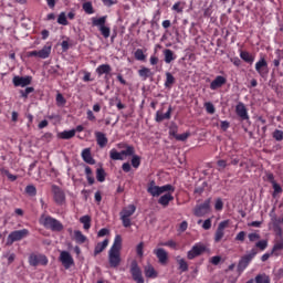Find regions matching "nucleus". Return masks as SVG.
Masks as SVG:
<instances>
[{
    "label": "nucleus",
    "instance_id": "nucleus-56",
    "mask_svg": "<svg viewBox=\"0 0 283 283\" xmlns=\"http://www.w3.org/2000/svg\"><path fill=\"white\" fill-rule=\"evenodd\" d=\"M176 140L185 142L187 138H189V133H184L181 135H175Z\"/></svg>",
    "mask_w": 283,
    "mask_h": 283
},
{
    "label": "nucleus",
    "instance_id": "nucleus-45",
    "mask_svg": "<svg viewBox=\"0 0 283 283\" xmlns=\"http://www.w3.org/2000/svg\"><path fill=\"white\" fill-rule=\"evenodd\" d=\"M274 140H277V143H281L283 140V132L280 129H275L272 134Z\"/></svg>",
    "mask_w": 283,
    "mask_h": 283
},
{
    "label": "nucleus",
    "instance_id": "nucleus-52",
    "mask_svg": "<svg viewBox=\"0 0 283 283\" xmlns=\"http://www.w3.org/2000/svg\"><path fill=\"white\" fill-rule=\"evenodd\" d=\"M217 165H218V170L219 171H222V170H224V169H227V160H224V159H220V160H218L217 161Z\"/></svg>",
    "mask_w": 283,
    "mask_h": 283
},
{
    "label": "nucleus",
    "instance_id": "nucleus-53",
    "mask_svg": "<svg viewBox=\"0 0 283 283\" xmlns=\"http://www.w3.org/2000/svg\"><path fill=\"white\" fill-rule=\"evenodd\" d=\"M120 220L123 222V227L125 228L132 227V220L129 219V217L120 216Z\"/></svg>",
    "mask_w": 283,
    "mask_h": 283
},
{
    "label": "nucleus",
    "instance_id": "nucleus-54",
    "mask_svg": "<svg viewBox=\"0 0 283 283\" xmlns=\"http://www.w3.org/2000/svg\"><path fill=\"white\" fill-rule=\"evenodd\" d=\"M143 249H145V243L144 242L138 243L136 251L139 258H143L144 255Z\"/></svg>",
    "mask_w": 283,
    "mask_h": 283
},
{
    "label": "nucleus",
    "instance_id": "nucleus-43",
    "mask_svg": "<svg viewBox=\"0 0 283 283\" xmlns=\"http://www.w3.org/2000/svg\"><path fill=\"white\" fill-rule=\"evenodd\" d=\"M57 23L60 25H67L69 22H67V17L65 15V12H61L59 18H57Z\"/></svg>",
    "mask_w": 283,
    "mask_h": 283
},
{
    "label": "nucleus",
    "instance_id": "nucleus-40",
    "mask_svg": "<svg viewBox=\"0 0 283 283\" xmlns=\"http://www.w3.org/2000/svg\"><path fill=\"white\" fill-rule=\"evenodd\" d=\"M123 156H135L136 155V148L134 146H126L125 150H122Z\"/></svg>",
    "mask_w": 283,
    "mask_h": 283
},
{
    "label": "nucleus",
    "instance_id": "nucleus-39",
    "mask_svg": "<svg viewBox=\"0 0 283 283\" xmlns=\"http://www.w3.org/2000/svg\"><path fill=\"white\" fill-rule=\"evenodd\" d=\"M82 8L86 14H94V7L92 6V2L83 3Z\"/></svg>",
    "mask_w": 283,
    "mask_h": 283
},
{
    "label": "nucleus",
    "instance_id": "nucleus-23",
    "mask_svg": "<svg viewBox=\"0 0 283 283\" xmlns=\"http://www.w3.org/2000/svg\"><path fill=\"white\" fill-rule=\"evenodd\" d=\"M136 213V206L129 205L127 208H124L119 216L124 218H132Z\"/></svg>",
    "mask_w": 283,
    "mask_h": 283
},
{
    "label": "nucleus",
    "instance_id": "nucleus-21",
    "mask_svg": "<svg viewBox=\"0 0 283 283\" xmlns=\"http://www.w3.org/2000/svg\"><path fill=\"white\" fill-rule=\"evenodd\" d=\"M109 244V240L105 239L103 242H99L95 245L94 249V256L99 255V253H103L104 249H107V245Z\"/></svg>",
    "mask_w": 283,
    "mask_h": 283
},
{
    "label": "nucleus",
    "instance_id": "nucleus-32",
    "mask_svg": "<svg viewBox=\"0 0 283 283\" xmlns=\"http://www.w3.org/2000/svg\"><path fill=\"white\" fill-rule=\"evenodd\" d=\"M109 72H112V66L109 64H102L96 69L98 76H103V74H109Z\"/></svg>",
    "mask_w": 283,
    "mask_h": 283
},
{
    "label": "nucleus",
    "instance_id": "nucleus-48",
    "mask_svg": "<svg viewBox=\"0 0 283 283\" xmlns=\"http://www.w3.org/2000/svg\"><path fill=\"white\" fill-rule=\"evenodd\" d=\"M256 249H260V251H264L266 247H269V241L266 240H261L255 243Z\"/></svg>",
    "mask_w": 283,
    "mask_h": 283
},
{
    "label": "nucleus",
    "instance_id": "nucleus-8",
    "mask_svg": "<svg viewBox=\"0 0 283 283\" xmlns=\"http://www.w3.org/2000/svg\"><path fill=\"white\" fill-rule=\"evenodd\" d=\"M255 70L262 78H266V76H269V63L264 57L256 62Z\"/></svg>",
    "mask_w": 283,
    "mask_h": 283
},
{
    "label": "nucleus",
    "instance_id": "nucleus-31",
    "mask_svg": "<svg viewBox=\"0 0 283 283\" xmlns=\"http://www.w3.org/2000/svg\"><path fill=\"white\" fill-rule=\"evenodd\" d=\"M240 56L242 61L249 63L250 65H253V61H255V57L247 51H241Z\"/></svg>",
    "mask_w": 283,
    "mask_h": 283
},
{
    "label": "nucleus",
    "instance_id": "nucleus-46",
    "mask_svg": "<svg viewBox=\"0 0 283 283\" xmlns=\"http://www.w3.org/2000/svg\"><path fill=\"white\" fill-rule=\"evenodd\" d=\"M132 166L135 168V169H138L140 167V157L138 155H133V158H132Z\"/></svg>",
    "mask_w": 283,
    "mask_h": 283
},
{
    "label": "nucleus",
    "instance_id": "nucleus-55",
    "mask_svg": "<svg viewBox=\"0 0 283 283\" xmlns=\"http://www.w3.org/2000/svg\"><path fill=\"white\" fill-rule=\"evenodd\" d=\"M274 230L276 235L279 237V240L283 238V230L277 223L274 222Z\"/></svg>",
    "mask_w": 283,
    "mask_h": 283
},
{
    "label": "nucleus",
    "instance_id": "nucleus-1",
    "mask_svg": "<svg viewBox=\"0 0 283 283\" xmlns=\"http://www.w3.org/2000/svg\"><path fill=\"white\" fill-rule=\"evenodd\" d=\"M120 249H123V238L120 234H117L108 251V262L112 269H118V266H120Z\"/></svg>",
    "mask_w": 283,
    "mask_h": 283
},
{
    "label": "nucleus",
    "instance_id": "nucleus-64",
    "mask_svg": "<svg viewBox=\"0 0 283 283\" xmlns=\"http://www.w3.org/2000/svg\"><path fill=\"white\" fill-rule=\"evenodd\" d=\"M229 127H230V124H229L228 120L221 122V129H222V132H227V129H229Z\"/></svg>",
    "mask_w": 283,
    "mask_h": 283
},
{
    "label": "nucleus",
    "instance_id": "nucleus-38",
    "mask_svg": "<svg viewBox=\"0 0 283 283\" xmlns=\"http://www.w3.org/2000/svg\"><path fill=\"white\" fill-rule=\"evenodd\" d=\"M105 169L103 168H97L96 170V179L98 182H105Z\"/></svg>",
    "mask_w": 283,
    "mask_h": 283
},
{
    "label": "nucleus",
    "instance_id": "nucleus-9",
    "mask_svg": "<svg viewBox=\"0 0 283 283\" xmlns=\"http://www.w3.org/2000/svg\"><path fill=\"white\" fill-rule=\"evenodd\" d=\"M60 262L63 264L64 269H72L74 266V258L67 251H62L60 254Z\"/></svg>",
    "mask_w": 283,
    "mask_h": 283
},
{
    "label": "nucleus",
    "instance_id": "nucleus-42",
    "mask_svg": "<svg viewBox=\"0 0 283 283\" xmlns=\"http://www.w3.org/2000/svg\"><path fill=\"white\" fill-rule=\"evenodd\" d=\"M25 193H28V196H31V197L36 196V187H34V185L27 186Z\"/></svg>",
    "mask_w": 283,
    "mask_h": 283
},
{
    "label": "nucleus",
    "instance_id": "nucleus-36",
    "mask_svg": "<svg viewBox=\"0 0 283 283\" xmlns=\"http://www.w3.org/2000/svg\"><path fill=\"white\" fill-rule=\"evenodd\" d=\"M177 263L181 273H187V271H189V264L187 263V261H185V259H180V256H177Z\"/></svg>",
    "mask_w": 283,
    "mask_h": 283
},
{
    "label": "nucleus",
    "instance_id": "nucleus-14",
    "mask_svg": "<svg viewBox=\"0 0 283 283\" xmlns=\"http://www.w3.org/2000/svg\"><path fill=\"white\" fill-rule=\"evenodd\" d=\"M235 114L241 120H249V112L247 111V106H244V103L239 102L237 104Z\"/></svg>",
    "mask_w": 283,
    "mask_h": 283
},
{
    "label": "nucleus",
    "instance_id": "nucleus-51",
    "mask_svg": "<svg viewBox=\"0 0 283 283\" xmlns=\"http://www.w3.org/2000/svg\"><path fill=\"white\" fill-rule=\"evenodd\" d=\"M159 247H170V249H176L177 243L174 240H169L167 242L159 243Z\"/></svg>",
    "mask_w": 283,
    "mask_h": 283
},
{
    "label": "nucleus",
    "instance_id": "nucleus-30",
    "mask_svg": "<svg viewBox=\"0 0 283 283\" xmlns=\"http://www.w3.org/2000/svg\"><path fill=\"white\" fill-rule=\"evenodd\" d=\"M52 52V46L44 45L40 51H38L39 59H48Z\"/></svg>",
    "mask_w": 283,
    "mask_h": 283
},
{
    "label": "nucleus",
    "instance_id": "nucleus-34",
    "mask_svg": "<svg viewBox=\"0 0 283 283\" xmlns=\"http://www.w3.org/2000/svg\"><path fill=\"white\" fill-rule=\"evenodd\" d=\"M144 273L146 277H158V273H156V270L151 266V264L144 268Z\"/></svg>",
    "mask_w": 283,
    "mask_h": 283
},
{
    "label": "nucleus",
    "instance_id": "nucleus-2",
    "mask_svg": "<svg viewBox=\"0 0 283 283\" xmlns=\"http://www.w3.org/2000/svg\"><path fill=\"white\" fill-rule=\"evenodd\" d=\"M174 193L176 191V188L171 185H165V186H156V181L151 180L148 184L147 187V192L153 196V198H158V196H161V193H167V192Z\"/></svg>",
    "mask_w": 283,
    "mask_h": 283
},
{
    "label": "nucleus",
    "instance_id": "nucleus-13",
    "mask_svg": "<svg viewBox=\"0 0 283 283\" xmlns=\"http://www.w3.org/2000/svg\"><path fill=\"white\" fill-rule=\"evenodd\" d=\"M52 191L56 205H63L65 202V192L59 186H52Z\"/></svg>",
    "mask_w": 283,
    "mask_h": 283
},
{
    "label": "nucleus",
    "instance_id": "nucleus-15",
    "mask_svg": "<svg viewBox=\"0 0 283 283\" xmlns=\"http://www.w3.org/2000/svg\"><path fill=\"white\" fill-rule=\"evenodd\" d=\"M223 85H227V77L222 75H218L211 83H210V90H220Z\"/></svg>",
    "mask_w": 283,
    "mask_h": 283
},
{
    "label": "nucleus",
    "instance_id": "nucleus-41",
    "mask_svg": "<svg viewBox=\"0 0 283 283\" xmlns=\"http://www.w3.org/2000/svg\"><path fill=\"white\" fill-rule=\"evenodd\" d=\"M135 59L136 61H145V59H147V55H145V52H143V49H137L135 51Z\"/></svg>",
    "mask_w": 283,
    "mask_h": 283
},
{
    "label": "nucleus",
    "instance_id": "nucleus-4",
    "mask_svg": "<svg viewBox=\"0 0 283 283\" xmlns=\"http://www.w3.org/2000/svg\"><path fill=\"white\" fill-rule=\"evenodd\" d=\"M29 235L30 231L28 229L12 231L7 238V245L12 247L14 242H19L20 240H23V238H28Z\"/></svg>",
    "mask_w": 283,
    "mask_h": 283
},
{
    "label": "nucleus",
    "instance_id": "nucleus-44",
    "mask_svg": "<svg viewBox=\"0 0 283 283\" xmlns=\"http://www.w3.org/2000/svg\"><path fill=\"white\" fill-rule=\"evenodd\" d=\"M32 92H34V87L29 86L25 90L20 91V94H21L22 98H28V96H30V94H32Z\"/></svg>",
    "mask_w": 283,
    "mask_h": 283
},
{
    "label": "nucleus",
    "instance_id": "nucleus-11",
    "mask_svg": "<svg viewBox=\"0 0 283 283\" xmlns=\"http://www.w3.org/2000/svg\"><path fill=\"white\" fill-rule=\"evenodd\" d=\"M229 227V220L221 221L214 233V242H220L224 238V230Z\"/></svg>",
    "mask_w": 283,
    "mask_h": 283
},
{
    "label": "nucleus",
    "instance_id": "nucleus-22",
    "mask_svg": "<svg viewBox=\"0 0 283 283\" xmlns=\"http://www.w3.org/2000/svg\"><path fill=\"white\" fill-rule=\"evenodd\" d=\"M171 200H174V197L170 192H167L158 199V205H161V207H169V202H171Z\"/></svg>",
    "mask_w": 283,
    "mask_h": 283
},
{
    "label": "nucleus",
    "instance_id": "nucleus-26",
    "mask_svg": "<svg viewBox=\"0 0 283 283\" xmlns=\"http://www.w3.org/2000/svg\"><path fill=\"white\" fill-rule=\"evenodd\" d=\"M74 240L77 244H85V242H87V237H85L80 230H75Z\"/></svg>",
    "mask_w": 283,
    "mask_h": 283
},
{
    "label": "nucleus",
    "instance_id": "nucleus-28",
    "mask_svg": "<svg viewBox=\"0 0 283 283\" xmlns=\"http://www.w3.org/2000/svg\"><path fill=\"white\" fill-rule=\"evenodd\" d=\"M80 222H81V224H83V229L85 231H90V229L92 227V217L83 216L80 218Z\"/></svg>",
    "mask_w": 283,
    "mask_h": 283
},
{
    "label": "nucleus",
    "instance_id": "nucleus-19",
    "mask_svg": "<svg viewBox=\"0 0 283 283\" xmlns=\"http://www.w3.org/2000/svg\"><path fill=\"white\" fill-rule=\"evenodd\" d=\"M95 138H96V143H97L98 147H101V149L107 147L108 139L104 133L95 132Z\"/></svg>",
    "mask_w": 283,
    "mask_h": 283
},
{
    "label": "nucleus",
    "instance_id": "nucleus-6",
    "mask_svg": "<svg viewBox=\"0 0 283 283\" xmlns=\"http://www.w3.org/2000/svg\"><path fill=\"white\" fill-rule=\"evenodd\" d=\"M29 264L30 266H48V256L44 254L32 253L29 256Z\"/></svg>",
    "mask_w": 283,
    "mask_h": 283
},
{
    "label": "nucleus",
    "instance_id": "nucleus-20",
    "mask_svg": "<svg viewBox=\"0 0 283 283\" xmlns=\"http://www.w3.org/2000/svg\"><path fill=\"white\" fill-rule=\"evenodd\" d=\"M171 118V106L168 107V111L163 114V112L157 111L155 120L156 123H163V120H169Z\"/></svg>",
    "mask_w": 283,
    "mask_h": 283
},
{
    "label": "nucleus",
    "instance_id": "nucleus-5",
    "mask_svg": "<svg viewBox=\"0 0 283 283\" xmlns=\"http://www.w3.org/2000/svg\"><path fill=\"white\" fill-rule=\"evenodd\" d=\"M42 224L45 229H50L51 231H63V223L50 216L42 218Z\"/></svg>",
    "mask_w": 283,
    "mask_h": 283
},
{
    "label": "nucleus",
    "instance_id": "nucleus-63",
    "mask_svg": "<svg viewBox=\"0 0 283 283\" xmlns=\"http://www.w3.org/2000/svg\"><path fill=\"white\" fill-rule=\"evenodd\" d=\"M248 238H249L250 242H255V240H260V234H258V233H250L248 235Z\"/></svg>",
    "mask_w": 283,
    "mask_h": 283
},
{
    "label": "nucleus",
    "instance_id": "nucleus-17",
    "mask_svg": "<svg viewBox=\"0 0 283 283\" xmlns=\"http://www.w3.org/2000/svg\"><path fill=\"white\" fill-rule=\"evenodd\" d=\"M205 251V247L202 245H193L190 251H188L187 258L188 260H193V258H198V255H202Z\"/></svg>",
    "mask_w": 283,
    "mask_h": 283
},
{
    "label": "nucleus",
    "instance_id": "nucleus-49",
    "mask_svg": "<svg viewBox=\"0 0 283 283\" xmlns=\"http://www.w3.org/2000/svg\"><path fill=\"white\" fill-rule=\"evenodd\" d=\"M255 282L256 283H271V280L266 275H256Z\"/></svg>",
    "mask_w": 283,
    "mask_h": 283
},
{
    "label": "nucleus",
    "instance_id": "nucleus-35",
    "mask_svg": "<svg viewBox=\"0 0 283 283\" xmlns=\"http://www.w3.org/2000/svg\"><path fill=\"white\" fill-rule=\"evenodd\" d=\"M164 61L165 63H171V61H176V55H174V51H171L170 49H165L164 50Z\"/></svg>",
    "mask_w": 283,
    "mask_h": 283
},
{
    "label": "nucleus",
    "instance_id": "nucleus-47",
    "mask_svg": "<svg viewBox=\"0 0 283 283\" xmlns=\"http://www.w3.org/2000/svg\"><path fill=\"white\" fill-rule=\"evenodd\" d=\"M99 32L104 36V39H109V34H111L109 27L104 25V27L99 28Z\"/></svg>",
    "mask_w": 283,
    "mask_h": 283
},
{
    "label": "nucleus",
    "instance_id": "nucleus-59",
    "mask_svg": "<svg viewBox=\"0 0 283 283\" xmlns=\"http://www.w3.org/2000/svg\"><path fill=\"white\" fill-rule=\"evenodd\" d=\"M109 234V230L107 228H103L98 231L97 235L98 238H105V235Z\"/></svg>",
    "mask_w": 283,
    "mask_h": 283
},
{
    "label": "nucleus",
    "instance_id": "nucleus-29",
    "mask_svg": "<svg viewBox=\"0 0 283 283\" xmlns=\"http://www.w3.org/2000/svg\"><path fill=\"white\" fill-rule=\"evenodd\" d=\"M175 83H176V77H174L170 72H166L165 87L167 90H171Z\"/></svg>",
    "mask_w": 283,
    "mask_h": 283
},
{
    "label": "nucleus",
    "instance_id": "nucleus-37",
    "mask_svg": "<svg viewBox=\"0 0 283 283\" xmlns=\"http://www.w3.org/2000/svg\"><path fill=\"white\" fill-rule=\"evenodd\" d=\"M109 157L112 160H125L123 151L118 153L115 148L109 151Z\"/></svg>",
    "mask_w": 283,
    "mask_h": 283
},
{
    "label": "nucleus",
    "instance_id": "nucleus-10",
    "mask_svg": "<svg viewBox=\"0 0 283 283\" xmlns=\"http://www.w3.org/2000/svg\"><path fill=\"white\" fill-rule=\"evenodd\" d=\"M210 212L211 206L209 200H206L203 203H201L195 209V216H197V218H202L203 216H207V213Z\"/></svg>",
    "mask_w": 283,
    "mask_h": 283
},
{
    "label": "nucleus",
    "instance_id": "nucleus-24",
    "mask_svg": "<svg viewBox=\"0 0 283 283\" xmlns=\"http://www.w3.org/2000/svg\"><path fill=\"white\" fill-rule=\"evenodd\" d=\"M277 251H283V237L276 240L275 244L272 248L271 255H280Z\"/></svg>",
    "mask_w": 283,
    "mask_h": 283
},
{
    "label": "nucleus",
    "instance_id": "nucleus-27",
    "mask_svg": "<svg viewBox=\"0 0 283 283\" xmlns=\"http://www.w3.org/2000/svg\"><path fill=\"white\" fill-rule=\"evenodd\" d=\"M92 23L95 28H103L105 27V23H107V15H103L99 19L98 18H92Z\"/></svg>",
    "mask_w": 283,
    "mask_h": 283
},
{
    "label": "nucleus",
    "instance_id": "nucleus-61",
    "mask_svg": "<svg viewBox=\"0 0 283 283\" xmlns=\"http://www.w3.org/2000/svg\"><path fill=\"white\" fill-rule=\"evenodd\" d=\"M272 187L274 189V193H282V187L277 184V181H274Z\"/></svg>",
    "mask_w": 283,
    "mask_h": 283
},
{
    "label": "nucleus",
    "instance_id": "nucleus-58",
    "mask_svg": "<svg viewBox=\"0 0 283 283\" xmlns=\"http://www.w3.org/2000/svg\"><path fill=\"white\" fill-rule=\"evenodd\" d=\"M244 238H247V232L241 231L237 234L235 240H238L239 242H244Z\"/></svg>",
    "mask_w": 283,
    "mask_h": 283
},
{
    "label": "nucleus",
    "instance_id": "nucleus-18",
    "mask_svg": "<svg viewBox=\"0 0 283 283\" xmlns=\"http://www.w3.org/2000/svg\"><path fill=\"white\" fill-rule=\"evenodd\" d=\"M82 158L87 165H96V160L92 157V149L85 148L82 150Z\"/></svg>",
    "mask_w": 283,
    "mask_h": 283
},
{
    "label": "nucleus",
    "instance_id": "nucleus-3",
    "mask_svg": "<svg viewBox=\"0 0 283 283\" xmlns=\"http://www.w3.org/2000/svg\"><path fill=\"white\" fill-rule=\"evenodd\" d=\"M258 255V249L253 248L250 253L241 256V259L239 260L238 266H237V271L238 273H242L244 271V269H247V266H249V264H251V261Z\"/></svg>",
    "mask_w": 283,
    "mask_h": 283
},
{
    "label": "nucleus",
    "instance_id": "nucleus-57",
    "mask_svg": "<svg viewBox=\"0 0 283 283\" xmlns=\"http://www.w3.org/2000/svg\"><path fill=\"white\" fill-rule=\"evenodd\" d=\"M224 207V203L222 202V199H218L214 205V209L217 211H222V208Z\"/></svg>",
    "mask_w": 283,
    "mask_h": 283
},
{
    "label": "nucleus",
    "instance_id": "nucleus-7",
    "mask_svg": "<svg viewBox=\"0 0 283 283\" xmlns=\"http://www.w3.org/2000/svg\"><path fill=\"white\" fill-rule=\"evenodd\" d=\"M130 273L134 282L136 283H145V279L143 277V271L140 266H138V262L133 261L130 264Z\"/></svg>",
    "mask_w": 283,
    "mask_h": 283
},
{
    "label": "nucleus",
    "instance_id": "nucleus-12",
    "mask_svg": "<svg viewBox=\"0 0 283 283\" xmlns=\"http://www.w3.org/2000/svg\"><path fill=\"white\" fill-rule=\"evenodd\" d=\"M32 83V76H14L13 85L14 87H28Z\"/></svg>",
    "mask_w": 283,
    "mask_h": 283
},
{
    "label": "nucleus",
    "instance_id": "nucleus-60",
    "mask_svg": "<svg viewBox=\"0 0 283 283\" xmlns=\"http://www.w3.org/2000/svg\"><path fill=\"white\" fill-rule=\"evenodd\" d=\"M202 229H205V231H209V229H211V219H207L203 221Z\"/></svg>",
    "mask_w": 283,
    "mask_h": 283
},
{
    "label": "nucleus",
    "instance_id": "nucleus-16",
    "mask_svg": "<svg viewBox=\"0 0 283 283\" xmlns=\"http://www.w3.org/2000/svg\"><path fill=\"white\" fill-rule=\"evenodd\" d=\"M155 255L158 258L159 260V264H166L167 261L169 260V254L167 253V251L163 248H159L157 250H154Z\"/></svg>",
    "mask_w": 283,
    "mask_h": 283
},
{
    "label": "nucleus",
    "instance_id": "nucleus-25",
    "mask_svg": "<svg viewBox=\"0 0 283 283\" xmlns=\"http://www.w3.org/2000/svg\"><path fill=\"white\" fill-rule=\"evenodd\" d=\"M138 75L140 76V78H143V81H147V78H149L150 76H154V73L151 72V69L143 66L138 71Z\"/></svg>",
    "mask_w": 283,
    "mask_h": 283
},
{
    "label": "nucleus",
    "instance_id": "nucleus-62",
    "mask_svg": "<svg viewBox=\"0 0 283 283\" xmlns=\"http://www.w3.org/2000/svg\"><path fill=\"white\" fill-rule=\"evenodd\" d=\"M56 103H59L60 105H65V97H63V94L59 93L56 95Z\"/></svg>",
    "mask_w": 283,
    "mask_h": 283
},
{
    "label": "nucleus",
    "instance_id": "nucleus-33",
    "mask_svg": "<svg viewBox=\"0 0 283 283\" xmlns=\"http://www.w3.org/2000/svg\"><path fill=\"white\" fill-rule=\"evenodd\" d=\"M75 136H76L75 129L64 130L59 135V137L62 138L63 140H70V138H74Z\"/></svg>",
    "mask_w": 283,
    "mask_h": 283
},
{
    "label": "nucleus",
    "instance_id": "nucleus-50",
    "mask_svg": "<svg viewBox=\"0 0 283 283\" xmlns=\"http://www.w3.org/2000/svg\"><path fill=\"white\" fill-rule=\"evenodd\" d=\"M205 107H206V112H208V114H216V106H213L211 104V102L206 103Z\"/></svg>",
    "mask_w": 283,
    "mask_h": 283
}]
</instances>
